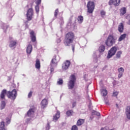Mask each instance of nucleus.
<instances>
[{
  "instance_id": "1",
  "label": "nucleus",
  "mask_w": 130,
  "mask_h": 130,
  "mask_svg": "<svg viewBox=\"0 0 130 130\" xmlns=\"http://www.w3.org/2000/svg\"><path fill=\"white\" fill-rule=\"evenodd\" d=\"M75 33L72 31H69L65 35L63 43L66 46H70V44L74 42L75 40Z\"/></svg>"
},
{
  "instance_id": "2",
  "label": "nucleus",
  "mask_w": 130,
  "mask_h": 130,
  "mask_svg": "<svg viewBox=\"0 0 130 130\" xmlns=\"http://www.w3.org/2000/svg\"><path fill=\"white\" fill-rule=\"evenodd\" d=\"M116 41V39H115L114 36H113L112 35H110L105 41V44L107 45V46L110 47L114 44H115Z\"/></svg>"
},
{
  "instance_id": "3",
  "label": "nucleus",
  "mask_w": 130,
  "mask_h": 130,
  "mask_svg": "<svg viewBox=\"0 0 130 130\" xmlns=\"http://www.w3.org/2000/svg\"><path fill=\"white\" fill-rule=\"evenodd\" d=\"M76 78L75 75H72L70 77L68 86L69 90H72L75 87V83H76Z\"/></svg>"
},
{
  "instance_id": "4",
  "label": "nucleus",
  "mask_w": 130,
  "mask_h": 130,
  "mask_svg": "<svg viewBox=\"0 0 130 130\" xmlns=\"http://www.w3.org/2000/svg\"><path fill=\"white\" fill-rule=\"evenodd\" d=\"M87 12L89 14H92L95 10V3L93 1H88L87 5Z\"/></svg>"
},
{
  "instance_id": "5",
  "label": "nucleus",
  "mask_w": 130,
  "mask_h": 130,
  "mask_svg": "<svg viewBox=\"0 0 130 130\" xmlns=\"http://www.w3.org/2000/svg\"><path fill=\"white\" fill-rule=\"evenodd\" d=\"M17 90L13 89L12 91H8L7 93V97L11 100H15L17 98Z\"/></svg>"
},
{
  "instance_id": "6",
  "label": "nucleus",
  "mask_w": 130,
  "mask_h": 130,
  "mask_svg": "<svg viewBox=\"0 0 130 130\" xmlns=\"http://www.w3.org/2000/svg\"><path fill=\"white\" fill-rule=\"evenodd\" d=\"M34 15V10L33 8H31L28 9L26 13V19L27 21H31L33 19V16Z\"/></svg>"
},
{
  "instance_id": "7",
  "label": "nucleus",
  "mask_w": 130,
  "mask_h": 130,
  "mask_svg": "<svg viewBox=\"0 0 130 130\" xmlns=\"http://www.w3.org/2000/svg\"><path fill=\"white\" fill-rule=\"evenodd\" d=\"M116 51H117V48H116V47L114 46L111 48L108 52V55L107 56V58H111V57L116 53Z\"/></svg>"
},
{
  "instance_id": "8",
  "label": "nucleus",
  "mask_w": 130,
  "mask_h": 130,
  "mask_svg": "<svg viewBox=\"0 0 130 130\" xmlns=\"http://www.w3.org/2000/svg\"><path fill=\"white\" fill-rule=\"evenodd\" d=\"M120 0H110L109 2V6H115V7H118L120 5Z\"/></svg>"
},
{
  "instance_id": "9",
  "label": "nucleus",
  "mask_w": 130,
  "mask_h": 130,
  "mask_svg": "<svg viewBox=\"0 0 130 130\" xmlns=\"http://www.w3.org/2000/svg\"><path fill=\"white\" fill-rule=\"evenodd\" d=\"M13 37H10L9 40H10V44H9V47L12 48L13 47H16L17 46V42L16 40H12Z\"/></svg>"
},
{
  "instance_id": "10",
  "label": "nucleus",
  "mask_w": 130,
  "mask_h": 130,
  "mask_svg": "<svg viewBox=\"0 0 130 130\" xmlns=\"http://www.w3.org/2000/svg\"><path fill=\"white\" fill-rule=\"evenodd\" d=\"M70 66H71V61L69 60H66V61L62 65V70H64V71H66V70H68Z\"/></svg>"
},
{
  "instance_id": "11",
  "label": "nucleus",
  "mask_w": 130,
  "mask_h": 130,
  "mask_svg": "<svg viewBox=\"0 0 130 130\" xmlns=\"http://www.w3.org/2000/svg\"><path fill=\"white\" fill-rule=\"evenodd\" d=\"M47 104H48V102L47 101L46 99H44L41 103V108L42 109H44L45 108H46Z\"/></svg>"
},
{
  "instance_id": "12",
  "label": "nucleus",
  "mask_w": 130,
  "mask_h": 130,
  "mask_svg": "<svg viewBox=\"0 0 130 130\" xmlns=\"http://www.w3.org/2000/svg\"><path fill=\"white\" fill-rule=\"evenodd\" d=\"M30 39L32 42H36V35L34 30H31L29 32Z\"/></svg>"
},
{
  "instance_id": "13",
  "label": "nucleus",
  "mask_w": 130,
  "mask_h": 130,
  "mask_svg": "<svg viewBox=\"0 0 130 130\" xmlns=\"http://www.w3.org/2000/svg\"><path fill=\"white\" fill-rule=\"evenodd\" d=\"M118 72L119 73L118 78V79H120V78H121V77H122L123 75V73L124 72V69L122 67L119 68L118 69Z\"/></svg>"
},
{
  "instance_id": "14",
  "label": "nucleus",
  "mask_w": 130,
  "mask_h": 130,
  "mask_svg": "<svg viewBox=\"0 0 130 130\" xmlns=\"http://www.w3.org/2000/svg\"><path fill=\"white\" fill-rule=\"evenodd\" d=\"M59 117H60V112L59 111H57L56 113L53 116V121H57Z\"/></svg>"
},
{
  "instance_id": "15",
  "label": "nucleus",
  "mask_w": 130,
  "mask_h": 130,
  "mask_svg": "<svg viewBox=\"0 0 130 130\" xmlns=\"http://www.w3.org/2000/svg\"><path fill=\"white\" fill-rule=\"evenodd\" d=\"M7 94V90L3 89L0 94V97L2 100H5L6 99V94Z\"/></svg>"
},
{
  "instance_id": "16",
  "label": "nucleus",
  "mask_w": 130,
  "mask_h": 130,
  "mask_svg": "<svg viewBox=\"0 0 130 130\" xmlns=\"http://www.w3.org/2000/svg\"><path fill=\"white\" fill-rule=\"evenodd\" d=\"M85 123V119H79L77 120V122L76 123L77 125L78 126H81L82 124H84Z\"/></svg>"
},
{
  "instance_id": "17",
  "label": "nucleus",
  "mask_w": 130,
  "mask_h": 130,
  "mask_svg": "<svg viewBox=\"0 0 130 130\" xmlns=\"http://www.w3.org/2000/svg\"><path fill=\"white\" fill-rule=\"evenodd\" d=\"M124 28V26L123 25V23H120L118 25V30L120 33H122L123 32V29Z\"/></svg>"
},
{
  "instance_id": "18",
  "label": "nucleus",
  "mask_w": 130,
  "mask_h": 130,
  "mask_svg": "<svg viewBox=\"0 0 130 130\" xmlns=\"http://www.w3.org/2000/svg\"><path fill=\"white\" fill-rule=\"evenodd\" d=\"M33 49V47H32V45L29 44L27 46V47L26 48V52L28 54H30L32 52V50Z\"/></svg>"
},
{
  "instance_id": "19",
  "label": "nucleus",
  "mask_w": 130,
  "mask_h": 130,
  "mask_svg": "<svg viewBox=\"0 0 130 130\" xmlns=\"http://www.w3.org/2000/svg\"><path fill=\"white\" fill-rule=\"evenodd\" d=\"M120 16H123V15H125L126 14V8L125 7H123L120 9Z\"/></svg>"
},
{
  "instance_id": "20",
  "label": "nucleus",
  "mask_w": 130,
  "mask_h": 130,
  "mask_svg": "<svg viewBox=\"0 0 130 130\" xmlns=\"http://www.w3.org/2000/svg\"><path fill=\"white\" fill-rule=\"evenodd\" d=\"M57 62H58V59L56 58V56H54L51 60V63L57 66Z\"/></svg>"
},
{
  "instance_id": "21",
  "label": "nucleus",
  "mask_w": 130,
  "mask_h": 130,
  "mask_svg": "<svg viewBox=\"0 0 130 130\" xmlns=\"http://www.w3.org/2000/svg\"><path fill=\"white\" fill-rule=\"evenodd\" d=\"M126 115L128 119H130V107H127L126 108Z\"/></svg>"
},
{
  "instance_id": "22",
  "label": "nucleus",
  "mask_w": 130,
  "mask_h": 130,
  "mask_svg": "<svg viewBox=\"0 0 130 130\" xmlns=\"http://www.w3.org/2000/svg\"><path fill=\"white\" fill-rule=\"evenodd\" d=\"M40 60L39 59H37L36 60V64L35 67L36 69H38V70H39L40 69Z\"/></svg>"
},
{
  "instance_id": "23",
  "label": "nucleus",
  "mask_w": 130,
  "mask_h": 130,
  "mask_svg": "<svg viewBox=\"0 0 130 130\" xmlns=\"http://www.w3.org/2000/svg\"><path fill=\"white\" fill-rule=\"evenodd\" d=\"M125 37H126V34H124L121 35L118 39V41H122V40H124V39H125Z\"/></svg>"
},
{
  "instance_id": "24",
  "label": "nucleus",
  "mask_w": 130,
  "mask_h": 130,
  "mask_svg": "<svg viewBox=\"0 0 130 130\" xmlns=\"http://www.w3.org/2000/svg\"><path fill=\"white\" fill-rule=\"evenodd\" d=\"M33 114H34V110L33 109H29L27 113L28 116H31Z\"/></svg>"
},
{
  "instance_id": "25",
  "label": "nucleus",
  "mask_w": 130,
  "mask_h": 130,
  "mask_svg": "<svg viewBox=\"0 0 130 130\" xmlns=\"http://www.w3.org/2000/svg\"><path fill=\"white\" fill-rule=\"evenodd\" d=\"M77 20L79 23L81 24V23H83V21H84V17H83L82 15L79 16L78 17Z\"/></svg>"
},
{
  "instance_id": "26",
  "label": "nucleus",
  "mask_w": 130,
  "mask_h": 130,
  "mask_svg": "<svg viewBox=\"0 0 130 130\" xmlns=\"http://www.w3.org/2000/svg\"><path fill=\"white\" fill-rule=\"evenodd\" d=\"M105 50V46L102 45L99 48V51L100 52H104Z\"/></svg>"
},
{
  "instance_id": "27",
  "label": "nucleus",
  "mask_w": 130,
  "mask_h": 130,
  "mask_svg": "<svg viewBox=\"0 0 130 130\" xmlns=\"http://www.w3.org/2000/svg\"><path fill=\"white\" fill-rule=\"evenodd\" d=\"M73 113H74V111L72 110H68L66 112V114L68 116H72V115H73Z\"/></svg>"
},
{
  "instance_id": "28",
  "label": "nucleus",
  "mask_w": 130,
  "mask_h": 130,
  "mask_svg": "<svg viewBox=\"0 0 130 130\" xmlns=\"http://www.w3.org/2000/svg\"><path fill=\"white\" fill-rule=\"evenodd\" d=\"M5 122L2 121L0 124V130H5Z\"/></svg>"
},
{
  "instance_id": "29",
  "label": "nucleus",
  "mask_w": 130,
  "mask_h": 130,
  "mask_svg": "<svg viewBox=\"0 0 130 130\" xmlns=\"http://www.w3.org/2000/svg\"><path fill=\"white\" fill-rule=\"evenodd\" d=\"M101 94L104 97L107 95V90L106 89H103L101 91Z\"/></svg>"
},
{
  "instance_id": "30",
  "label": "nucleus",
  "mask_w": 130,
  "mask_h": 130,
  "mask_svg": "<svg viewBox=\"0 0 130 130\" xmlns=\"http://www.w3.org/2000/svg\"><path fill=\"white\" fill-rule=\"evenodd\" d=\"M5 107H6V102L3 101L1 102V110L5 109Z\"/></svg>"
},
{
  "instance_id": "31",
  "label": "nucleus",
  "mask_w": 130,
  "mask_h": 130,
  "mask_svg": "<svg viewBox=\"0 0 130 130\" xmlns=\"http://www.w3.org/2000/svg\"><path fill=\"white\" fill-rule=\"evenodd\" d=\"M122 54V52L121 51H118L116 55V58H120V56L121 55V54Z\"/></svg>"
},
{
  "instance_id": "32",
  "label": "nucleus",
  "mask_w": 130,
  "mask_h": 130,
  "mask_svg": "<svg viewBox=\"0 0 130 130\" xmlns=\"http://www.w3.org/2000/svg\"><path fill=\"white\" fill-rule=\"evenodd\" d=\"M57 84L58 85H62V84H63V81L62 80V79H59V81L57 82Z\"/></svg>"
},
{
  "instance_id": "33",
  "label": "nucleus",
  "mask_w": 130,
  "mask_h": 130,
  "mask_svg": "<svg viewBox=\"0 0 130 130\" xmlns=\"http://www.w3.org/2000/svg\"><path fill=\"white\" fill-rule=\"evenodd\" d=\"M119 92L118 91H114L113 92L112 96L113 97H117V95H118Z\"/></svg>"
},
{
  "instance_id": "34",
  "label": "nucleus",
  "mask_w": 130,
  "mask_h": 130,
  "mask_svg": "<svg viewBox=\"0 0 130 130\" xmlns=\"http://www.w3.org/2000/svg\"><path fill=\"white\" fill-rule=\"evenodd\" d=\"M35 10L37 14H39V5L36 6Z\"/></svg>"
},
{
  "instance_id": "35",
  "label": "nucleus",
  "mask_w": 130,
  "mask_h": 130,
  "mask_svg": "<svg viewBox=\"0 0 130 130\" xmlns=\"http://www.w3.org/2000/svg\"><path fill=\"white\" fill-rule=\"evenodd\" d=\"M59 11H58V9H56L54 12V16L56 18L57 17V15H58V13Z\"/></svg>"
},
{
  "instance_id": "36",
  "label": "nucleus",
  "mask_w": 130,
  "mask_h": 130,
  "mask_svg": "<svg viewBox=\"0 0 130 130\" xmlns=\"http://www.w3.org/2000/svg\"><path fill=\"white\" fill-rule=\"evenodd\" d=\"M49 129H50V124L49 123V122H48L46 126V130H49Z\"/></svg>"
},
{
  "instance_id": "37",
  "label": "nucleus",
  "mask_w": 130,
  "mask_h": 130,
  "mask_svg": "<svg viewBox=\"0 0 130 130\" xmlns=\"http://www.w3.org/2000/svg\"><path fill=\"white\" fill-rule=\"evenodd\" d=\"M106 14V12H105V11H104V10H102L101 11V15L102 17H104V16H105V15Z\"/></svg>"
},
{
  "instance_id": "38",
  "label": "nucleus",
  "mask_w": 130,
  "mask_h": 130,
  "mask_svg": "<svg viewBox=\"0 0 130 130\" xmlns=\"http://www.w3.org/2000/svg\"><path fill=\"white\" fill-rule=\"evenodd\" d=\"M10 123H11V119H10V118H6L7 124H10Z\"/></svg>"
},
{
  "instance_id": "39",
  "label": "nucleus",
  "mask_w": 130,
  "mask_h": 130,
  "mask_svg": "<svg viewBox=\"0 0 130 130\" xmlns=\"http://www.w3.org/2000/svg\"><path fill=\"white\" fill-rule=\"evenodd\" d=\"M71 130H78V126L76 125L72 126Z\"/></svg>"
},
{
  "instance_id": "40",
  "label": "nucleus",
  "mask_w": 130,
  "mask_h": 130,
  "mask_svg": "<svg viewBox=\"0 0 130 130\" xmlns=\"http://www.w3.org/2000/svg\"><path fill=\"white\" fill-rule=\"evenodd\" d=\"M36 4L37 5L39 6L41 4V0H36Z\"/></svg>"
},
{
  "instance_id": "41",
  "label": "nucleus",
  "mask_w": 130,
  "mask_h": 130,
  "mask_svg": "<svg viewBox=\"0 0 130 130\" xmlns=\"http://www.w3.org/2000/svg\"><path fill=\"white\" fill-rule=\"evenodd\" d=\"M32 94H33V92L30 91L28 94V98H31L32 97Z\"/></svg>"
},
{
  "instance_id": "42",
  "label": "nucleus",
  "mask_w": 130,
  "mask_h": 130,
  "mask_svg": "<svg viewBox=\"0 0 130 130\" xmlns=\"http://www.w3.org/2000/svg\"><path fill=\"white\" fill-rule=\"evenodd\" d=\"M9 28V25H7L6 24H4L3 29L4 30H7Z\"/></svg>"
},
{
  "instance_id": "43",
  "label": "nucleus",
  "mask_w": 130,
  "mask_h": 130,
  "mask_svg": "<svg viewBox=\"0 0 130 130\" xmlns=\"http://www.w3.org/2000/svg\"><path fill=\"white\" fill-rule=\"evenodd\" d=\"M76 105H77V102H74L72 103V107L74 108V107H76Z\"/></svg>"
},
{
  "instance_id": "44",
  "label": "nucleus",
  "mask_w": 130,
  "mask_h": 130,
  "mask_svg": "<svg viewBox=\"0 0 130 130\" xmlns=\"http://www.w3.org/2000/svg\"><path fill=\"white\" fill-rule=\"evenodd\" d=\"M105 104H106L107 105H109V101H108V100H105Z\"/></svg>"
},
{
  "instance_id": "45",
  "label": "nucleus",
  "mask_w": 130,
  "mask_h": 130,
  "mask_svg": "<svg viewBox=\"0 0 130 130\" xmlns=\"http://www.w3.org/2000/svg\"><path fill=\"white\" fill-rule=\"evenodd\" d=\"M72 50H73V52H75V45H72Z\"/></svg>"
},
{
  "instance_id": "46",
  "label": "nucleus",
  "mask_w": 130,
  "mask_h": 130,
  "mask_svg": "<svg viewBox=\"0 0 130 130\" xmlns=\"http://www.w3.org/2000/svg\"><path fill=\"white\" fill-rule=\"evenodd\" d=\"M50 72H51V73H52V72H54V68H52L50 69Z\"/></svg>"
},
{
  "instance_id": "47",
  "label": "nucleus",
  "mask_w": 130,
  "mask_h": 130,
  "mask_svg": "<svg viewBox=\"0 0 130 130\" xmlns=\"http://www.w3.org/2000/svg\"><path fill=\"white\" fill-rule=\"evenodd\" d=\"M95 114H96L98 116H100V113H99V112H96Z\"/></svg>"
},
{
  "instance_id": "48",
  "label": "nucleus",
  "mask_w": 130,
  "mask_h": 130,
  "mask_svg": "<svg viewBox=\"0 0 130 130\" xmlns=\"http://www.w3.org/2000/svg\"><path fill=\"white\" fill-rule=\"evenodd\" d=\"M116 107H118V105L116 104Z\"/></svg>"
},
{
  "instance_id": "49",
  "label": "nucleus",
  "mask_w": 130,
  "mask_h": 130,
  "mask_svg": "<svg viewBox=\"0 0 130 130\" xmlns=\"http://www.w3.org/2000/svg\"><path fill=\"white\" fill-rule=\"evenodd\" d=\"M5 130H6V129H5Z\"/></svg>"
}]
</instances>
